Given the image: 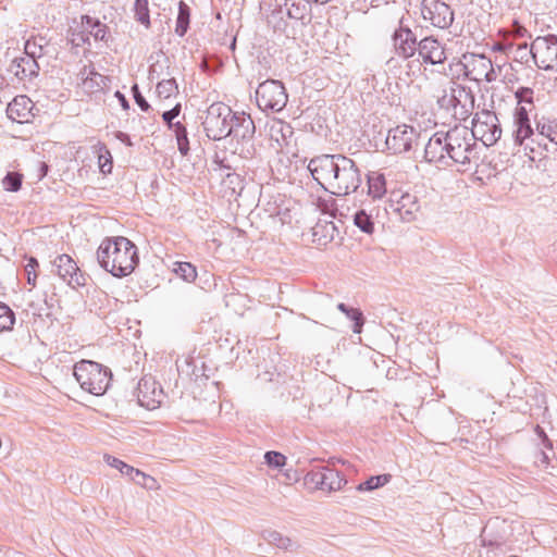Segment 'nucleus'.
Instances as JSON below:
<instances>
[{
    "label": "nucleus",
    "instance_id": "obj_1",
    "mask_svg": "<svg viewBox=\"0 0 557 557\" xmlns=\"http://www.w3.org/2000/svg\"><path fill=\"white\" fill-rule=\"evenodd\" d=\"M312 177L325 189L337 196L354 193L361 184L355 161L343 154H322L308 164Z\"/></svg>",
    "mask_w": 557,
    "mask_h": 557
},
{
    "label": "nucleus",
    "instance_id": "obj_2",
    "mask_svg": "<svg viewBox=\"0 0 557 557\" xmlns=\"http://www.w3.org/2000/svg\"><path fill=\"white\" fill-rule=\"evenodd\" d=\"M97 260L102 269L115 277L129 275L138 263L136 246L126 237H108L97 250Z\"/></svg>",
    "mask_w": 557,
    "mask_h": 557
},
{
    "label": "nucleus",
    "instance_id": "obj_3",
    "mask_svg": "<svg viewBox=\"0 0 557 557\" xmlns=\"http://www.w3.org/2000/svg\"><path fill=\"white\" fill-rule=\"evenodd\" d=\"M447 156L455 164L463 166L466 171L472 161L478 160L476 143L466 126H456L446 132Z\"/></svg>",
    "mask_w": 557,
    "mask_h": 557
},
{
    "label": "nucleus",
    "instance_id": "obj_4",
    "mask_svg": "<svg viewBox=\"0 0 557 557\" xmlns=\"http://www.w3.org/2000/svg\"><path fill=\"white\" fill-rule=\"evenodd\" d=\"M81 387L96 396L103 395L110 386L111 370L91 360H81L73 372Z\"/></svg>",
    "mask_w": 557,
    "mask_h": 557
},
{
    "label": "nucleus",
    "instance_id": "obj_5",
    "mask_svg": "<svg viewBox=\"0 0 557 557\" xmlns=\"http://www.w3.org/2000/svg\"><path fill=\"white\" fill-rule=\"evenodd\" d=\"M518 107L513 114L512 137L515 143L523 145L525 139L533 135V128L529 119V111L533 107V89L521 87L516 91Z\"/></svg>",
    "mask_w": 557,
    "mask_h": 557
},
{
    "label": "nucleus",
    "instance_id": "obj_6",
    "mask_svg": "<svg viewBox=\"0 0 557 557\" xmlns=\"http://www.w3.org/2000/svg\"><path fill=\"white\" fill-rule=\"evenodd\" d=\"M233 113L232 109L222 102L212 103L208 108L202 122L208 138L221 140L230 136L232 132L230 124Z\"/></svg>",
    "mask_w": 557,
    "mask_h": 557
},
{
    "label": "nucleus",
    "instance_id": "obj_7",
    "mask_svg": "<svg viewBox=\"0 0 557 557\" xmlns=\"http://www.w3.org/2000/svg\"><path fill=\"white\" fill-rule=\"evenodd\" d=\"M470 132L475 141L481 140L486 147L495 145L503 133L497 115L488 110L475 113Z\"/></svg>",
    "mask_w": 557,
    "mask_h": 557
},
{
    "label": "nucleus",
    "instance_id": "obj_8",
    "mask_svg": "<svg viewBox=\"0 0 557 557\" xmlns=\"http://www.w3.org/2000/svg\"><path fill=\"white\" fill-rule=\"evenodd\" d=\"M256 100L261 110L278 112L285 108L288 97L280 81L267 79L259 84L256 90Z\"/></svg>",
    "mask_w": 557,
    "mask_h": 557
},
{
    "label": "nucleus",
    "instance_id": "obj_9",
    "mask_svg": "<svg viewBox=\"0 0 557 557\" xmlns=\"http://www.w3.org/2000/svg\"><path fill=\"white\" fill-rule=\"evenodd\" d=\"M532 55L537 67L545 71L557 70V36L547 35L536 37L530 47Z\"/></svg>",
    "mask_w": 557,
    "mask_h": 557
},
{
    "label": "nucleus",
    "instance_id": "obj_10",
    "mask_svg": "<svg viewBox=\"0 0 557 557\" xmlns=\"http://www.w3.org/2000/svg\"><path fill=\"white\" fill-rule=\"evenodd\" d=\"M421 15L433 26L445 29L454 22V12L448 4L441 0H423Z\"/></svg>",
    "mask_w": 557,
    "mask_h": 557
},
{
    "label": "nucleus",
    "instance_id": "obj_11",
    "mask_svg": "<svg viewBox=\"0 0 557 557\" xmlns=\"http://www.w3.org/2000/svg\"><path fill=\"white\" fill-rule=\"evenodd\" d=\"M418 137L419 134L412 126L398 125L388 131L385 145L392 153L399 154L410 151Z\"/></svg>",
    "mask_w": 557,
    "mask_h": 557
},
{
    "label": "nucleus",
    "instance_id": "obj_12",
    "mask_svg": "<svg viewBox=\"0 0 557 557\" xmlns=\"http://www.w3.org/2000/svg\"><path fill=\"white\" fill-rule=\"evenodd\" d=\"M52 273L58 275L69 286L76 288L86 284L84 273L69 255H59L52 261Z\"/></svg>",
    "mask_w": 557,
    "mask_h": 557
},
{
    "label": "nucleus",
    "instance_id": "obj_13",
    "mask_svg": "<svg viewBox=\"0 0 557 557\" xmlns=\"http://www.w3.org/2000/svg\"><path fill=\"white\" fill-rule=\"evenodd\" d=\"M399 23V27L393 34L394 47L399 57L408 59L418 51L417 37L409 27L403 26L401 20Z\"/></svg>",
    "mask_w": 557,
    "mask_h": 557
},
{
    "label": "nucleus",
    "instance_id": "obj_14",
    "mask_svg": "<svg viewBox=\"0 0 557 557\" xmlns=\"http://www.w3.org/2000/svg\"><path fill=\"white\" fill-rule=\"evenodd\" d=\"M424 158L428 162L449 164L446 132H436L430 137L424 148Z\"/></svg>",
    "mask_w": 557,
    "mask_h": 557
},
{
    "label": "nucleus",
    "instance_id": "obj_15",
    "mask_svg": "<svg viewBox=\"0 0 557 557\" xmlns=\"http://www.w3.org/2000/svg\"><path fill=\"white\" fill-rule=\"evenodd\" d=\"M163 399L161 387L152 379H141L138 383V403L151 410L159 407Z\"/></svg>",
    "mask_w": 557,
    "mask_h": 557
},
{
    "label": "nucleus",
    "instance_id": "obj_16",
    "mask_svg": "<svg viewBox=\"0 0 557 557\" xmlns=\"http://www.w3.org/2000/svg\"><path fill=\"white\" fill-rule=\"evenodd\" d=\"M418 53L424 63L441 64L446 60L445 50L437 39L425 37L418 44Z\"/></svg>",
    "mask_w": 557,
    "mask_h": 557
},
{
    "label": "nucleus",
    "instance_id": "obj_17",
    "mask_svg": "<svg viewBox=\"0 0 557 557\" xmlns=\"http://www.w3.org/2000/svg\"><path fill=\"white\" fill-rule=\"evenodd\" d=\"M33 109L34 103L28 97L17 96L8 104L7 114L12 121L26 123L34 116Z\"/></svg>",
    "mask_w": 557,
    "mask_h": 557
},
{
    "label": "nucleus",
    "instance_id": "obj_18",
    "mask_svg": "<svg viewBox=\"0 0 557 557\" xmlns=\"http://www.w3.org/2000/svg\"><path fill=\"white\" fill-rule=\"evenodd\" d=\"M391 208L403 221L410 222L414 219L420 206L417 196L406 193L400 195L398 199H393Z\"/></svg>",
    "mask_w": 557,
    "mask_h": 557
},
{
    "label": "nucleus",
    "instance_id": "obj_19",
    "mask_svg": "<svg viewBox=\"0 0 557 557\" xmlns=\"http://www.w3.org/2000/svg\"><path fill=\"white\" fill-rule=\"evenodd\" d=\"M230 127H232L230 136H233L237 140H247L252 138L256 129L255 123L250 115L244 112L233 113Z\"/></svg>",
    "mask_w": 557,
    "mask_h": 557
},
{
    "label": "nucleus",
    "instance_id": "obj_20",
    "mask_svg": "<svg viewBox=\"0 0 557 557\" xmlns=\"http://www.w3.org/2000/svg\"><path fill=\"white\" fill-rule=\"evenodd\" d=\"M280 14H286L289 18L304 21L309 16V0H275Z\"/></svg>",
    "mask_w": 557,
    "mask_h": 557
},
{
    "label": "nucleus",
    "instance_id": "obj_21",
    "mask_svg": "<svg viewBox=\"0 0 557 557\" xmlns=\"http://www.w3.org/2000/svg\"><path fill=\"white\" fill-rule=\"evenodd\" d=\"M537 134L535 135V138L530 136L527 140H530V143L525 144V149L530 148L532 152L535 151V148L532 147L530 144L536 143L540 146H542V140L547 139L550 143L555 144L557 146V120H548L543 122H537L536 124Z\"/></svg>",
    "mask_w": 557,
    "mask_h": 557
},
{
    "label": "nucleus",
    "instance_id": "obj_22",
    "mask_svg": "<svg viewBox=\"0 0 557 557\" xmlns=\"http://www.w3.org/2000/svg\"><path fill=\"white\" fill-rule=\"evenodd\" d=\"M104 459L110 467L117 469L122 474L129 476L133 481H135L138 484L148 486V481L154 482L153 478H151L150 475L145 474L140 470L135 469L134 467L125 463L124 461L115 457L106 455Z\"/></svg>",
    "mask_w": 557,
    "mask_h": 557
},
{
    "label": "nucleus",
    "instance_id": "obj_23",
    "mask_svg": "<svg viewBox=\"0 0 557 557\" xmlns=\"http://www.w3.org/2000/svg\"><path fill=\"white\" fill-rule=\"evenodd\" d=\"M10 71L20 79L32 78L38 74L39 65L37 59L25 54L13 61Z\"/></svg>",
    "mask_w": 557,
    "mask_h": 557
},
{
    "label": "nucleus",
    "instance_id": "obj_24",
    "mask_svg": "<svg viewBox=\"0 0 557 557\" xmlns=\"http://www.w3.org/2000/svg\"><path fill=\"white\" fill-rule=\"evenodd\" d=\"M336 232L337 228L333 222H322L320 220L312 228L313 242L320 245H326L329 242L333 240Z\"/></svg>",
    "mask_w": 557,
    "mask_h": 557
},
{
    "label": "nucleus",
    "instance_id": "obj_25",
    "mask_svg": "<svg viewBox=\"0 0 557 557\" xmlns=\"http://www.w3.org/2000/svg\"><path fill=\"white\" fill-rule=\"evenodd\" d=\"M262 539L271 545H274L284 550H295L298 548V544L287 536H284L275 530H264L262 532Z\"/></svg>",
    "mask_w": 557,
    "mask_h": 557
},
{
    "label": "nucleus",
    "instance_id": "obj_26",
    "mask_svg": "<svg viewBox=\"0 0 557 557\" xmlns=\"http://www.w3.org/2000/svg\"><path fill=\"white\" fill-rule=\"evenodd\" d=\"M324 481L323 491L335 492L346 485L347 480L336 470L324 467Z\"/></svg>",
    "mask_w": 557,
    "mask_h": 557
},
{
    "label": "nucleus",
    "instance_id": "obj_27",
    "mask_svg": "<svg viewBox=\"0 0 557 557\" xmlns=\"http://www.w3.org/2000/svg\"><path fill=\"white\" fill-rule=\"evenodd\" d=\"M369 195L373 198H381L386 193L385 176L379 172H372L368 176Z\"/></svg>",
    "mask_w": 557,
    "mask_h": 557
},
{
    "label": "nucleus",
    "instance_id": "obj_28",
    "mask_svg": "<svg viewBox=\"0 0 557 557\" xmlns=\"http://www.w3.org/2000/svg\"><path fill=\"white\" fill-rule=\"evenodd\" d=\"M189 21H190V10L189 7L184 2L180 1L178 3V14L176 18V27L175 33L180 37H183L188 27H189Z\"/></svg>",
    "mask_w": 557,
    "mask_h": 557
},
{
    "label": "nucleus",
    "instance_id": "obj_29",
    "mask_svg": "<svg viewBox=\"0 0 557 557\" xmlns=\"http://www.w3.org/2000/svg\"><path fill=\"white\" fill-rule=\"evenodd\" d=\"M271 136L277 144L283 147L289 144L288 139L293 136L294 132L289 124L278 122L271 127Z\"/></svg>",
    "mask_w": 557,
    "mask_h": 557
},
{
    "label": "nucleus",
    "instance_id": "obj_30",
    "mask_svg": "<svg viewBox=\"0 0 557 557\" xmlns=\"http://www.w3.org/2000/svg\"><path fill=\"white\" fill-rule=\"evenodd\" d=\"M46 48L45 37H33L25 42L24 53L37 59L46 53Z\"/></svg>",
    "mask_w": 557,
    "mask_h": 557
},
{
    "label": "nucleus",
    "instance_id": "obj_31",
    "mask_svg": "<svg viewBox=\"0 0 557 557\" xmlns=\"http://www.w3.org/2000/svg\"><path fill=\"white\" fill-rule=\"evenodd\" d=\"M157 95L160 99H169L178 94V85L174 77L164 78L156 86Z\"/></svg>",
    "mask_w": 557,
    "mask_h": 557
},
{
    "label": "nucleus",
    "instance_id": "obj_32",
    "mask_svg": "<svg viewBox=\"0 0 557 557\" xmlns=\"http://www.w3.org/2000/svg\"><path fill=\"white\" fill-rule=\"evenodd\" d=\"M174 128L171 131L174 133L178 151L182 156H187L189 152V140L187 137V129L185 125H183L181 122H176L175 125H173Z\"/></svg>",
    "mask_w": 557,
    "mask_h": 557
},
{
    "label": "nucleus",
    "instance_id": "obj_33",
    "mask_svg": "<svg viewBox=\"0 0 557 557\" xmlns=\"http://www.w3.org/2000/svg\"><path fill=\"white\" fill-rule=\"evenodd\" d=\"M337 309L343 313H351V321H354V327L352 331L356 334L361 333L362 325L364 322L363 314L359 309L356 308H349L344 302H339L337 305Z\"/></svg>",
    "mask_w": 557,
    "mask_h": 557
},
{
    "label": "nucleus",
    "instance_id": "obj_34",
    "mask_svg": "<svg viewBox=\"0 0 557 557\" xmlns=\"http://www.w3.org/2000/svg\"><path fill=\"white\" fill-rule=\"evenodd\" d=\"M15 323L13 310L5 304L0 302V333L11 331Z\"/></svg>",
    "mask_w": 557,
    "mask_h": 557
},
{
    "label": "nucleus",
    "instance_id": "obj_35",
    "mask_svg": "<svg viewBox=\"0 0 557 557\" xmlns=\"http://www.w3.org/2000/svg\"><path fill=\"white\" fill-rule=\"evenodd\" d=\"M135 18L146 28L150 26L148 0H136L134 4Z\"/></svg>",
    "mask_w": 557,
    "mask_h": 557
},
{
    "label": "nucleus",
    "instance_id": "obj_36",
    "mask_svg": "<svg viewBox=\"0 0 557 557\" xmlns=\"http://www.w3.org/2000/svg\"><path fill=\"white\" fill-rule=\"evenodd\" d=\"M354 223L357 227L367 234H371L373 232L374 226L372 219L369 214L366 213L364 210L357 211L354 214Z\"/></svg>",
    "mask_w": 557,
    "mask_h": 557
},
{
    "label": "nucleus",
    "instance_id": "obj_37",
    "mask_svg": "<svg viewBox=\"0 0 557 557\" xmlns=\"http://www.w3.org/2000/svg\"><path fill=\"white\" fill-rule=\"evenodd\" d=\"M174 272L186 282H193L197 277L196 268L189 262H177Z\"/></svg>",
    "mask_w": 557,
    "mask_h": 557
},
{
    "label": "nucleus",
    "instance_id": "obj_38",
    "mask_svg": "<svg viewBox=\"0 0 557 557\" xmlns=\"http://www.w3.org/2000/svg\"><path fill=\"white\" fill-rule=\"evenodd\" d=\"M388 480H389V475L388 474L371 476L367 481L360 483L357 486V490L361 491V492H363V491H372L374 488H377V487H381V486L385 485L388 482Z\"/></svg>",
    "mask_w": 557,
    "mask_h": 557
},
{
    "label": "nucleus",
    "instance_id": "obj_39",
    "mask_svg": "<svg viewBox=\"0 0 557 557\" xmlns=\"http://www.w3.org/2000/svg\"><path fill=\"white\" fill-rule=\"evenodd\" d=\"M23 176L16 172H9L2 180L3 188L7 191L15 193L22 186Z\"/></svg>",
    "mask_w": 557,
    "mask_h": 557
},
{
    "label": "nucleus",
    "instance_id": "obj_40",
    "mask_svg": "<svg viewBox=\"0 0 557 557\" xmlns=\"http://www.w3.org/2000/svg\"><path fill=\"white\" fill-rule=\"evenodd\" d=\"M306 483L313 484L315 488L323 491L324 467H318L309 471L305 476Z\"/></svg>",
    "mask_w": 557,
    "mask_h": 557
},
{
    "label": "nucleus",
    "instance_id": "obj_41",
    "mask_svg": "<svg viewBox=\"0 0 557 557\" xmlns=\"http://www.w3.org/2000/svg\"><path fill=\"white\" fill-rule=\"evenodd\" d=\"M265 463L274 469H280L285 465L286 457L278 451H267L264 454Z\"/></svg>",
    "mask_w": 557,
    "mask_h": 557
},
{
    "label": "nucleus",
    "instance_id": "obj_42",
    "mask_svg": "<svg viewBox=\"0 0 557 557\" xmlns=\"http://www.w3.org/2000/svg\"><path fill=\"white\" fill-rule=\"evenodd\" d=\"M100 149H104L107 157L104 154H99V169L103 174L111 173V171H112L111 154H110L109 150H107L104 147H101Z\"/></svg>",
    "mask_w": 557,
    "mask_h": 557
},
{
    "label": "nucleus",
    "instance_id": "obj_43",
    "mask_svg": "<svg viewBox=\"0 0 557 557\" xmlns=\"http://www.w3.org/2000/svg\"><path fill=\"white\" fill-rule=\"evenodd\" d=\"M132 91H133V96H134V99H135V102L137 103V106L143 110V111H148L150 109V104L148 103V101L145 99V97L141 95V92L139 91V88L137 85H134L132 87Z\"/></svg>",
    "mask_w": 557,
    "mask_h": 557
},
{
    "label": "nucleus",
    "instance_id": "obj_44",
    "mask_svg": "<svg viewBox=\"0 0 557 557\" xmlns=\"http://www.w3.org/2000/svg\"><path fill=\"white\" fill-rule=\"evenodd\" d=\"M38 267V262L35 258H30L28 260V263L26 264L25 267V271L27 273V282L28 284L30 285H35V280H36V272H35V269Z\"/></svg>",
    "mask_w": 557,
    "mask_h": 557
},
{
    "label": "nucleus",
    "instance_id": "obj_45",
    "mask_svg": "<svg viewBox=\"0 0 557 557\" xmlns=\"http://www.w3.org/2000/svg\"><path fill=\"white\" fill-rule=\"evenodd\" d=\"M89 34L92 35L96 40H103L107 34L106 25L99 22L95 25V28L90 29Z\"/></svg>",
    "mask_w": 557,
    "mask_h": 557
},
{
    "label": "nucleus",
    "instance_id": "obj_46",
    "mask_svg": "<svg viewBox=\"0 0 557 557\" xmlns=\"http://www.w3.org/2000/svg\"><path fill=\"white\" fill-rule=\"evenodd\" d=\"M98 23H99L98 20L92 18V17H90L88 15H85V16L82 17L83 27L86 30H88V32H90L91 28H95V25L98 24Z\"/></svg>",
    "mask_w": 557,
    "mask_h": 557
},
{
    "label": "nucleus",
    "instance_id": "obj_47",
    "mask_svg": "<svg viewBox=\"0 0 557 557\" xmlns=\"http://www.w3.org/2000/svg\"><path fill=\"white\" fill-rule=\"evenodd\" d=\"M517 57L523 59L528 54H530V49L528 48L527 44L519 45L516 50Z\"/></svg>",
    "mask_w": 557,
    "mask_h": 557
},
{
    "label": "nucleus",
    "instance_id": "obj_48",
    "mask_svg": "<svg viewBox=\"0 0 557 557\" xmlns=\"http://www.w3.org/2000/svg\"><path fill=\"white\" fill-rule=\"evenodd\" d=\"M162 120L165 122V124L168 125L169 129L174 128L173 125H175L176 122H173L174 117L172 116V114H170V112L164 111L162 113Z\"/></svg>",
    "mask_w": 557,
    "mask_h": 557
},
{
    "label": "nucleus",
    "instance_id": "obj_49",
    "mask_svg": "<svg viewBox=\"0 0 557 557\" xmlns=\"http://www.w3.org/2000/svg\"><path fill=\"white\" fill-rule=\"evenodd\" d=\"M159 66H161L160 61H157V63H154V64H152V65L150 66V70H149V77H150L151 79H154V78H159V77H160V75H161V74H160V73H159V71H158V67H159Z\"/></svg>",
    "mask_w": 557,
    "mask_h": 557
},
{
    "label": "nucleus",
    "instance_id": "obj_50",
    "mask_svg": "<svg viewBox=\"0 0 557 557\" xmlns=\"http://www.w3.org/2000/svg\"><path fill=\"white\" fill-rule=\"evenodd\" d=\"M115 137H116L120 141H122V143L126 144L127 146H132V145H133V143L131 141L129 136H128L126 133L117 132V133H116V135H115Z\"/></svg>",
    "mask_w": 557,
    "mask_h": 557
},
{
    "label": "nucleus",
    "instance_id": "obj_51",
    "mask_svg": "<svg viewBox=\"0 0 557 557\" xmlns=\"http://www.w3.org/2000/svg\"><path fill=\"white\" fill-rule=\"evenodd\" d=\"M115 97L120 100V103L123 107V109H128V101L121 91H116Z\"/></svg>",
    "mask_w": 557,
    "mask_h": 557
},
{
    "label": "nucleus",
    "instance_id": "obj_52",
    "mask_svg": "<svg viewBox=\"0 0 557 557\" xmlns=\"http://www.w3.org/2000/svg\"><path fill=\"white\" fill-rule=\"evenodd\" d=\"M181 109H182V106L178 102L171 110H168V112H170V114H172V116L175 119L180 115Z\"/></svg>",
    "mask_w": 557,
    "mask_h": 557
},
{
    "label": "nucleus",
    "instance_id": "obj_53",
    "mask_svg": "<svg viewBox=\"0 0 557 557\" xmlns=\"http://www.w3.org/2000/svg\"><path fill=\"white\" fill-rule=\"evenodd\" d=\"M517 26H518V29H517L518 35L522 36V32L525 29L520 25H517Z\"/></svg>",
    "mask_w": 557,
    "mask_h": 557
},
{
    "label": "nucleus",
    "instance_id": "obj_54",
    "mask_svg": "<svg viewBox=\"0 0 557 557\" xmlns=\"http://www.w3.org/2000/svg\"><path fill=\"white\" fill-rule=\"evenodd\" d=\"M177 370L184 371L183 366L180 363V360L176 361Z\"/></svg>",
    "mask_w": 557,
    "mask_h": 557
},
{
    "label": "nucleus",
    "instance_id": "obj_55",
    "mask_svg": "<svg viewBox=\"0 0 557 557\" xmlns=\"http://www.w3.org/2000/svg\"><path fill=\"white\" fill-rule=\"evenodd\" d=\"M183 362L187 368L190 367L191 364V362L188 359H184Z\"/></svg>",
    "mask_w": 557,
    "mask_h": 557
},
{
    "label": "nucleus",
    "instance_id": "obj_56",
    "mask_svg": "<svg viewBox=\"0 0 557 557\" xmlns=\"http://www.w3.org/2000/svg\"><path fill=\"white\" fill-rule=\"evenodd\" d=\"M337 208H334L331 212V216L336 218Z\"/></svg>",
    "mask_w": 557,
    "mask_h": 557
},
{
    "label": "nucleus",
    "instance_id": "obj_57",
    "mask_svg": "<svg viewBox=\"0 0 557 557\" xmlns=\"http://www.w3.org/2000/svg\"><path fill=\"white\" fill-rule=\"evenodd\" d=\"M541 456H542V461L545 462L547 460V456L544 453H542Z\"/></svg>",
    "mask_w": 557,
    "mask_h": 557
},
{
    "label": "nucleus",
    "instance_id": "obj_58",
    "mask_svg": "<svg viewBox=\"0 0 557 557\" xmlns=\"http://www.w3.org/2000/svg\"><path fill=\"white\" fill-rule=\"evenodd\" d=\"M346 317L351 320V313H346Z\"/></svg>",
    "mask_w": 557,
    "mask_h": 557
}]
</instances>
